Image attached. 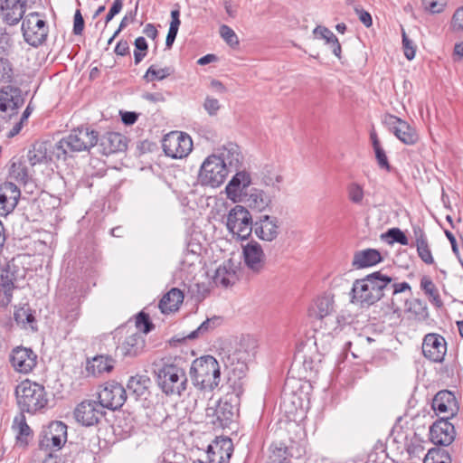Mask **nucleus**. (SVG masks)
I'll use <instances>...</instances> for the list:
<instances>
[{"instance_id": "64", "label": "nucleus", "mask_w": 463, "mask_h": 463, "mask_svg": "<svg viewBox=\"0 0 463 463\" xmlns=\"http://www.w3.org/2000/svg\"><path fill=\"white\" fill-rule=\"evenodd\" d=\"M122 6V0H115L108 14L106 15L105 23L108 24L109 22H110L113 19V17L121 11Z\"/></svg>"}, {"instance_id": "35", "label": "nucleus", "mask_w": 463, "mask_h": 463, "mask_svg": "<svg viewBox=\"0 0 463 463\" xmlns=\"http://www.w3.org/2000/svg\"><path fill=\"white\" fill-rule=\"evenodd\" d=\"M334 312V299L330 296L318 297L311 308V315L316 318L330 317Z\"/></svg>"}, {"instance_id": "32", "label": "nucleus", "mask_w": 463, "mask_h": 463, "mask_svg": "<svg viewBox=\"0 0 463 463\" xmlns=\"http://www.w3.org/2000/svg\"><path fill=\"white\" fill-rule=\"evenodd\" d=\"M183 300V292L176 288H173L163 296L158 306L162 313L166 314L177 310Z\"/></svg>"}, {"instance_id": "22", "label": "nucleus", "mask_w": 463, "mask_h": 463, "mask_svg": "<svg viewBox=\"0 0 463 463\" xmlns=\"http://www.w3.org/2000/svg\"><path fill=\"white\" fill-rule=\"evenodd\" d=\"M21 196L20 189L11 182L0 184V215L6 216L16 207Z\"/></svg>"}, {"instance_id": "48", "label": "nucleus", "mask_w": 463, "mask_h": 463, "mask_svg": "<svg viewBox=\"0 0 463 463\" xmlns=\"http://www.w3.org/2000/svg\"><path fill=\"white\" fill-rule=\"evenodd\" d=\"M14 288V284L13 279L9 277V274L6 275L1 274L0 280V292H3L6 298V302L9 303L11 301L12 293Z\"/></svg>"}, {"instance_id": "41", "label": "nucleus", "mask_w": 463, "mask_h": 463, "mask_svg": "<svg viewBox=\"0 0 463 463\" xmlns=\"http://www.w3.org/2000/svg\"><path fill=\"white\" fill-rule=\"evenodd\" d=\"M269 459L271 463H279L282 461H291V454L288 448L282 442L273 443L270 448Z\"/></svg>"}, {"instance_id": "31", "label": "nucleus", "mask_w": 463, "mask_h": 463, "mask_svg": "<svg viewBox=\"0 0 463 463\" xmlns=\"http://www.w3.org/2000/svg\"><path fill=\"white\" fill-rule=\"evenodd\" d=\"M151 380L147 375L137 374L129 378L127 387L136 399L146 400Z\"/></svg>"}, {"instance_id": "16", "label": "nucleus", "mask_w": 463, "mask_h": 463, "mask_svg": "<svg viewBox=\"0 0 463 463\" xmlns=\"http://www.w3.org/2000/svg\"><path fill=\"white\" fill-rule=\"evenodd\" d=\"M456 437L454 425L448 419L441 417L430 428V441L439 446L450 445Z\"/></svg>"}, {"instance_id": "8", "label": "nucleus", "mask_w": 463, "mask_h": 463, "mask_svg": "<svg viewBox=\"0 0 463 463\" xmlns=\"http://www.w3.org/2000/svg\"><path fill=\"white\" fill-rule=\"evenodd\" d=\"M226 226L233 236L246 240L253 231L254 222H252L250 212L245 207L236 205L227 215Z\"/></svg>"}, {"instance_id": "27", "label": "nucleus", "mask_w": 463, "mask_h": 463, "mask_svg": "<svg viewBox=\"0 0 463 463\" xmlns=\"http://www.w3.org/2000/svg\"><path fill=\"white\" fill-rule=\"evenodd\" d=\"M25 12L24 2L21 0H2L1 14L3 20L10 24H16Z\"/></svg>"}, {"instance_id": "39", "label": "nucleus", "mask_w": 463, "mask_h": 463, "mask_svg": "<svg viewBox=\"0 0 463 463\" xmlns=\"http://www.w3.org/2000/svg\"><path fill=\"white\" fill-rule=\"evenodd\" d=\"M14 320L22 328L36 330V321L29 307L17 309L14 314Z\"/></svg>"}, {"instance_id": "45", "label": "nucleus", "mask_w": 463, "mask_h": 463, "mask_svg": "<svg viewBox=\"0 0 463 463\" xmlns=\"http://www.w3.org/2000/svg\"><path fill=\"white\" fill-rule=\"evenodd\" d=\"M348 199L354 204L362 205L364 198V191L358 183H351L347 186Z\"/></svg>"}, {"instance_id": "37", "label": "nucleus", "mask_w": 463, "mask_h": 463, "mask_svg": "<svg viewBox=\"0 0 463 463\" xmlns=\"http://www.w3.org/2000/svg\"><path fill=\"white\" fill-rule=\"evenodd\" d=\"M283 181V176L278 166L266 165L261 171V184L268 187L279 190V184Z\"/></svg>"}, {"instance_id": "7", "label": "nucleus", "mask_w": 463, "mask_h": 463, "mask_svg": "<svg viewBox=\"0 0 463 463\" xmlns=\"http://www.w3.org/2000/svg\"><path fill=\"white\" fill-rule=\"evenodd\" d=\"M229 173L230 169L226 167V165L213 154L203 162L198 180L203 185L219 187L224 183Z\"/></svg>"}, {"instance_id": "30", "label": "nucleus", "mask_w": 463, "mask_h": 463, "mask_svg": "<svg viewBox=\"0 0 463 463\" xmlns=\"http://www.w3.org/2000/svg\"><path fill=\"white\" fill-rule=\"evenodd\" d=\"M99 146L104 155L124 151L127 148L126 137L117 132L106 133L100 138Z\"/></svg>"}, {"instance_id": "62", "label": "nucleus", "mask_w": 463, "mask_h": 463, "mask_svg": "<svg viewBox=\"0 0 463 463\" xmlns=\"http://www.w3.org/2000/svg\"><path fill=\"white\" fill-rule=\"evenodd\" d=\"M12 174L14 176L17 180L25 183L28 178L27 169L21 165L16 166L14 164L12 165Z\"/></svg>"}, {"instance_id": "46", "label": "nucleus", "mask_w": 463, "mask_h": 463, "mask_svg": "<svg viewBox=\"0 0 463 463\" xmlns=\"http://www.w3.org/2000/svg\"><path fill=\"white\" fill-rule=\"evenodd\" d=\"M14 79V69L11 61L0 56V83H10Z\"/></svg>"}, {"instance_id": "15", "label": "nucleus", "mask_w": 463, "mask_h": 463, "mask_svg": "<svg viewBox=\"0 0 463 463\" xmlns=\"http://www.w3.org/2000/svg\"><path fill=\"white\" fill-rule=\"evenodd\" d=\"M10 363L16 372L27 374L36 366L37 354L31 348L17 346L12 350Z\"/></svg>"}, {"instance_id": "50", "label": "nucleus", "mask_w": 463, "mask_h": 463, "mask_svg": "<svg viewBox=\"0 0 463 463\" xmlns=\"http://www.w3.org/2000/svg\"><path fill=\"white\" fill-rule=\"evenodd\" d=\"M402 48L404 51L405 57L411 61L415 57L416 48L411 40L406 34V32L403 28H402Z\"/></svg>"}, {"instance_id": "25", "label": "nucleus", "mask_w": 463, "mask_h": 463, "mask_svg": "<svg viewBox=\"0 0 463 463\" xmlns=\"http://www.w3.org/2000/svg\"><path fill=\"white\" fill-rule=\"evenodd\" d=\"M235 412L234 407L225 402H219L215 407H208L206 409V417L210 422L218 427H226L233 420Z\"/></svg>"}, {"instance_id": "29", "label": "nucleus", "mask_w": 463, "mask_h": 463, "mask_svg": "<svg viewBox=\"0 0 463 463\" xmlns=\"http://www.w3.org/2000/svg\"><path fill=\"white\" fill-rule=\"evenodd\" d=\"M236 269L237 267L232 260H225L215 270L213 278L214 284L224 288L234 284L237 280Z\"/></svg>"}, {"instance_id": "56", "label": "nucleus", "mask_w": 463, "mask_h": 463, "mask_svg": "<svg viewBox=\"0 0 463 463\" xmlns=\"http://www.w3.org/2000/svg\"><path fill=\"white\" fill-rule=\"evenodd\" d=\"M387 235L388 237H390L393 241L395 242H398L402 245H408L409 244V241H408V238L406 237V235L404 234V232L402 231H401L399 228H392V229H390L388 232H387Z\"/></svg>"}, {"instance_id": "33", "label": "nucleus", "mask_w": 463, "mask_h": 463, "mask_svg": "<svg viewBox=\"0 0 463 463\" xmlns=\"http://www.w3.org/2000/svg\"><path fill=\"white\" fill-rule=\"evenodd\" d=\"M115 364V360L109 355H97L90 361H88L87 371L93 376L99 375L103 373L110 372Z\"/></svg>"}, {"instance_id": "53", "label": "nucleus", "mask_w": 463, "mask_h": 463, "mask_svg": "<svg viewBox=\"0 0 463 463\" xmlns=\"http://www.w3.org/2000/svg\"><path fill=\"white\" fill-rule=\"evenodd\" d=\"M416 248L418 255L423 262L426 264H432L434 262L428 241L416 245Z\"/></svg>"}, {"instance_id": "18", "label": "nucleus", "mask_w": 463, "mask_h": 463, "mask_svg": "<svg viewBox=\"0 0 463 463\" xmlns=\"http://www.w3.org/2000/svg\"><path fill=\"white\" fill-rule=\"evenodd\" d=\"M447 352V344L441 335L438 334H428L422 343V353L429 360L440 363L443 361Z\"/></svg>"}, {"instance_id": "51", "label": "nucleus", "mask_w": 463, "mask_h": 463, "mask_svg": "<svg viewBox=\"0 0 463 463\" xmlns=\"http://www.w3.org/2000/svg\"><path fill=\"white\" fill-rule=\"evenodd\" d=\"M136 325L137 327L139 329L138 331H142L143 335L149 333L154 326L153 324L150 322L149 316L144 312H140L138 314Z\"/></svg>"}, {"instance_id": "47", "label": "nucleus", "mask_w": 463, "mask_h": 463, "mask_svg": "<svg viewBox=\"0 0 463 463\" xmlns=\"http://www.w3.org/2000/svg\"><path fill=\"white\" fill-rule=\"evenodd\" d=\"M220 34L225 43L231 47H237L239 45L238 36L230 26L226 24L221 25Z\"/></svg>"}, {"instance_id": "1", "label": "nucleus", "mask_w": 463, "mask_h": 463, "mask_svg": "<svg viewBox=\"0 0 463 463\" xmlns=\"http://www.w3.org/2000/svg\"><path fill=\"white\" fill-rule=\"evenodd\" d=\"M220 356L227 371L228 381L239 396L242 393V380L247 374L248 363L252 357V353L244 344L240 343L232 348L223 350Z\"/></svg>"}, {"instance_id": "40", "label": "nucleus", "mask_w": 463, "mask_h": 463, "mask_svg": "<svg viewBox=\"0 0 463 463\" xmlns=\"http://www.w3.org/2000/svg\"><path fill=\"white\" fill-rule=\"evenodd\" d=\"M420 288L425 292V294L429 297L430 301L436 306L437 307H440L443 303L440 299L439 291L433 281L428 278L423 277L420 280Z\"/></svg>"}, {"instance_id": "26", "label": "nucleus", "mask_w": 463, "mask_h": 463, "mask_svg": "<svg viewBox=\"0 0 463 463\" xmlns=\"http://www.w3.org/2000/svg\"><path fill=\"white\" fill-rule=\"evenodd\" d=\"M145 345L144 335L139 331H136L125 338L118 346V350L123 356L135 357L144 351Z\"/></svg>"}, {"instance_id": "59", "label": "nucleus", "mask_w": 463, "mask_h": 463, "mask_svg": "<svg viewBox=\"0 0 463 463\" xmlns=\"http://www.w3.org/2000/svg\"><path fill=\"white\" fill-rule=\"evenodd\" d=\"M377 163L381 168L390 170V164L388 162L387 156L382 146L373 148Z\"/></svg>"}, {"instance_id": "10", "label": "nucleus", "mask_w": 463, "mask_h": 463, "mask_svg": "<svg viewBox=\"0 0 463 463\" xmlns=\"http://www.w3.org/2000/svg\"><path fill=\"white\" fill-rule=\"evenodd\" d=\"M22 32L24 41L29 45L38 47L47 39L48 26L38 13H31L23 21Z\"/></svg>"}, {"instance_id": "49", "label": "nucleus", "mask_w": 463, "mask_h": 463, "mask_svg": "<svg viewBox=\"0 0 463 463\" xmlns=\"http://www.w3.org/2000/svg\"><path fill=\"white\" fill-rule=\"evenodd\" d=\"M27 157L31 165H35L45 161L46 152L43 149V146L39 145L38 147L33 146V149L28 152Z\"/></svg>"}, {"instance_id": "14", "label": "nucleus", "mask_w": 463, "mask_h": 463, "mask_svg": "<svg viewBox=\"0 0 463 463\" xmlns=\"http://www.w3.org/2000/svg\"><path fill=\"white\" fill-rule=\"evenodd\" d=\"M383 122L403 144L411 146L418 142L419 136L416 130L405 120L392 114H385Z\"/></svg>"}, {"instance_id": "21", "label": "nucleus", "mask_w": 463, "mask_h": 463, "mask_svg": "<svg viewBox=\"0 0 463 463\" xmlns=\"http://www.w3.org/2000/svg\"><path fill=\"white\" fill-rule=\"evenodd\" d=\"M250 184L251 177L248 172H237L225 187L227 197L234 203L241 201L242 195H246L245 191Z\"/></svg>"}, {"instance_id": "5", "label": "nucleus", "mask_w": 463, "mask_h": 463, "mask_svg": "<svg viewBox=\"0 0 463 463\" xmlns=\"http://www.w3.org/2000/svg\"><path fill=\"white\" fill-rule=\"evenodd\" d=\"M98 132L89 128H77L69 136L61 139L56 145L58 157L65 156L69 152H81L89 150L98 143Z\"/></svg>"}, {"instance_id": "60", "label": "nucleus", "mask_w": 463, "mask_h": 463, "mask_svg": "<svg viewBox=\"0 0 463 463\" xmlns=\"http://www.w3.org/2000/svg\"><path fill=\"white\" fill-rule=\"evenodd\" d=\"M313 33L315 35H319L321 38L325 39L327 43H331L335 37L332 31L324 26H317Z\"/></svg>"}, {"instance_id": "24", "label": "nucleus", "mask_w": 463, "mask_h": 463, "mask_svg": "<svg viewBox=\"0 0 463 463\" xmlns=\"http://www.w3.org/2000/svg\"><path fill=\"white\" fill-rule=\"evenodd\" d=\"M432 409L438 414H444L443 417L445 419L455 416L458 411L454 394L446 390L439 392L434 396L432 400Z\"/></svg>"}, {"instance_id": "4", "label": "nucleus", "mask_w": 463, "mask_h": 463, "mask_svg": "<svg viewBox=\"0 0 463 463\" xmlns=\"http://www.w3.org/2000/svg\"><path fill=\"white\" fill-rule=\"evenodd\" d=\"M17 403L22 411L35 413L45 408L47 393L43 385L30 380L23 381L15 389Z\"/></svg>"}, {"instance_id": "12", "label": "nucleus", "mask_w": 463, "mask_h": 463, "mask_svg": "<svg viewBox=\"0 0 463 463\" xmlns=\"http://www.w3.org/2000/svg\"><path fill=\"white\" fill-rule=\"evenodd\" d=\"M99 402L109 410L121 408L127 400V391L124 386L117 382L106 383L99 392Z\"/></svg>"}, {"instance_id": "58", "label": "nucleus", "mask_w": 463, "mask_h": 463, "mask_svg": "<svg viewBox=\"0 0 463 463\" xmlns=\"http://www.w3.org/2000/svg\"><path fill=\"white\" fill-rule=\"evenodd\" d=\"M203 108L210 116L216 115L220 109V103L217 99L207 97L203 103Z\"/></svg>"}, {"instance_id": "9", "label": "nucleus", "mask_w": 463, "mask_h": 463, "mask_svg": "<svg viewBox=\"0 0 463 463\" xmlns=\"http://www.w3.org/2000/svg\"><path fill=\"white\" fill-rule=\"evenodd\" d=\"M67 441V425L55 420L44 427L39 436V447L45 452L60 450Z\"/></svg>"}, {"instance_id": "20", "label": "nucleus", "mask_w": 463, "mask_h": 463, "mask_svg": "<svg viewBox=\"0 0 463 463\" xmlns=\"http://www.w3.org/2000/svg\"><path fill=\"white\" fill-rule=\"evenodd\" d=\"M24 104V98L18 88L6 85L0 90V113L9 117L16 113L19 107Z\"/></svg>"}, {"instance_id": "17", "label": "nucleus", "mask_w": 463, "mask_h": 463, "mask_svg": "<svg viewBox=\"0 0 463 463\" xmlns=\"http://www.w3.org/2000/svg\"><path fill=\"white\" fill-rule=\"evenodd\" d=\"M253 232L260 240L271 242L280 232L279 219L268 214L260 215L254 222Z\"/></svg>"}, {"instance_id": "6", "label": "nucleus", "mask_w": 463, "mask_h": 463, "mask_svg": "<svg viewBox=\"0 0 463 463\" xmlns=\"http://www.w3.org/2000/svg\"><path fill=\"white\" fill-rule=\"evenodd\" d=\"M157 382L167 396H181L187 388L184 370L174 364H165L157 372Z\"/></svg>"}, {"instance_id": "42", "label": "nucleus", "mask_w": 463, "mask_h": 463, "mask_svg": "<svg viewBox=\"0 0 463 463\" xmlns=\"http://www.w3.org/2000/svg\"><path fill=\"white\" fill-rule=\"evenodd\" d=\"M60 313L69 325H72L80 316L79 299L77 298H72L70 303L60 310Z\"/></svg>"}, {"instance_id": "55", "label": "nucleus", "mask_w": 463, "mask_h": 463, "mask_svg": "<svg viewBox=\"0 0 463 463\" xmlns=\"http://www.w3.org/2000/svg\"><path fill=\"white\" fill-rule=\"evenodd\" d=\"M214 322L211 319H206L204 322H203L196 330H194L191 332L187 338L189 339H194L198 337L199 335H203L204 333L208 332L209 330L213 328Z\"/></svg>"}, {"instance_id": "52", "label": "nucleus", "mask_w": 463, "mask_h": 463, "mask_svg": "<svg viewBox=\"0 0 463 463\" xmlns=\"http://www.w3.org/2000/svg\"><path fill=\"white\" fill-rule=\"evenodd\" d=\"M424 8L431 14H439L444 10L445 0H422Z\"/></svg>"}, {"instance_id": "57", "label": "nucleus", "mask_w": 463, "mask_h": 463, "mask_svg": "<svg viewBox=\"0 0 463 463\" xmlns=\"http://www.w3.org/2000/svg\"><path fill=\"white\" fill-rule=\"evenodd\" d=\"M320 360H315L311 356L304 355L303 368L307 373H317L319 370Z\"/></svg>"}, {"instance_id": "63", "label": "nucleus", "mask_w": 463, "mask_h": 463, "mask_svg": "<svg viewBox=\"0 0 463 463\" xmlns=\"http://www.w3.org/2000/svg\"><path fill=\"white\" fill-rule=\"evenodd\" d=\"M354 10L359 17V20L365 27L369 28L370 26H372V24H373L372 16L367 11H365L364 9H360L358 7H355Z\"/></svg>"}, {"instance_id": "19", "label": "nucleus", "mask_w": 463, "mask_h": 463, "mask_svg": "<svg viewBox=\"0 0 463 463\" xmlns=\"http://www.w3.org/2000/svg\"><path fill=\"white\" fill-rule=\"evenodd\" d=\"M242 255L245 266L253 272H260L265 265L266 256L261 245L256 241H250L242 246Z\"/></svg>"}, {"instance_id": "38", "label": "nucleus", "mask_w": 463, "mask_h": 463, "mask_svg": "<svg viewBox=\"0 0 463 463\" xmlns=\"http://www.w3.org/2000/svg\"><path fill=\"white\" fill-rule=\"evenodd\" d=\"M12 427L16 432L17 440L26 444L27 439L32 435V430L27 424L25 416L23 412L14 417Z\"/></svg>"}, {"instance_id": "11", "label": "nucleus", "mask_w": 463, "mask_h": 463, "mask_svg": "<svg viewBox=\"0 0 463 463\" xmlns=\"http://www.w3.org/2000/svg\"><path fill=\"white\" fill-rule=\"evenodd\" d=\"M162 146L165 154L172 158H183L193 149V141L189 135L178 131L165 136Z\"/></svg>"}, {"instance_id": "43", "label": "nucleus", "mask_w": 463, "mask_h": 463, "mask_svg": "<svg viewBox=\"0 0 463 463\" xmlns=\"http://www.w3.org/2000/svg\"><path fill=\"white\" fill-rule=\"evenodd\" d=\"M173 72L174 70L170 67L156 69L155 65H151L145 73L144 79L146 81H153L155 80H162L170 76Z\"/></svg>"}, {"instance_id": "2", "label": "nucleus", "mask_w": 463, "mask_h": 463, "mask_svg": "<svg viewBox=\"0 0 463 463\" xmlns=\"http://www.w3.org/2000/svg\"><path fill=\"white\" fill-rule=\"evenodd\" d=\"M388 280L382 279L381 271L371 273L353 283L351 302L362 307L373 305L384 296V286Z\"/></svg>"}, {"instance_id": "23", "label": "nucleus", "mask_w": 463, "mask_h": 463, "mask_svg": "<svg viewBox=\"0 0 463 463\" xmlns=\"http://www.w3.org/2000/svg\"><path fill=\"white\" fill-rule=\"evenodd\" d=\"M233 452V445L231 439L216 440L208 446L206 451L209 463H229Z\"/></svg>"}, {"instance_id": "34", "label": "nucleus", "mask_w": 463, "mask_h": 463, "mask_svg": "<svg viewBox=\"0 0 463 463\" xmlns=\"http://www.w3.org/2000/svg\"><path fill=\"white\" fill-rule=\"evenodd\" d=\"M382 260L380 252L377 250L367 249L354 254L353 266L356 269L373 266Z\"/></svg>"}, {"instance_id": "44", "label": "nucleus", "mask_w": 463, "mask_h": 463, "mask_svg": "<svg viewBox=\"0 0 463 463\" xmlns=\"http://www.w3.org/2000/svg\"><path fill=\"white\" fill-rule=\"evenodd\" d=\"M381 278H382V279L388 280V282H386V286H384V295L386 293H391L392 296H394V295H397L405 290L411 289V286L409 285V283H407V282L394 283V282H392V279L390 276L383 274L382 272H381Z\"/></svg>"}, {"instance_id": "54", "label": "nucleus", "mask_w": 463, "mask_h": 463, "mask_svg": "<svg viewBox=\"0 0 463 463\" xmlns=\"http://www.w3.org/2000/svg\"><path fill=\"white\" fill-rule=\"evenodd\" d=\"M450 27L454 32L463 31V7L458 8L453 14Z\"/></svg>"}, {"instance_id": "13", "label": "nucleus", "mask_w": 463, "mask_h": 463, "mask_svg": "<svg viewBox=\"0 0 463 463\" xmlns=\"http://www.w3.org/2000/svg\"><path fill=\"white\" fill-rule=\"evenodd\" d=\"M73 414L77 422L90 427L99 422L105 411L99 401L84 400L76 406Z\"/></svg>"}, {"instance_id": "3", "label": "nucleus", "mask_w": 463, "mask_h": 463, "mask_svg": "<svg viewBox=\"0 0 463 463\" xmlns=\"http://www.w3.org/2000/svg\"><path fill=\"white\" fill-rule=\"evenodd\" d=\"M190 376L198 389L213 391L221 382L218 361L211 355L195 359L190 368Z\"/></svg>"}, {"instance_id": "61", "label": "nucleus", "mask_w": 463, "mask_h": 463, "mask_svg": "<svg viewBox=\"0 0 463 463\" xmlns=\"http://www.w3.org/2000/svg\"><path fill=\"white\" fill-rule=\"evenodd\" d=\"M84 29V20L81 15L80 11L78 9L74 14V24H73V33L75 35H80Z\"/></svg>"}, {"instance_id": "36", "label": "nucleus", "mask_w": 463, "mask_h": 463, "mask_svg": "<svg viewBox=\"0 0 463 463\" xmlns=\"http://www.w3.org/2000/svg\"><path fill=\"white\" fill-rule=\"evenodd\" d=\"M246 202L250 208L262 212L270 204L271 197L261 189L252 188Z\"/></svg>"}, {"instance_id": "28", "label": "nucleus", "mask_w": 463, "mask_h": 463, "mask_svg": "<svg viewBox=\"0 0 463 463\" xmlns=\"http://www.w3.org/2000/svg\"><path fill=\"white\" fill-rule=\"evenodd\" d=\"M213 155L226 165L230 172L232 168H237L242 160L239 146L231 142L218 148Z\"/></svg>"}]
</instances>
